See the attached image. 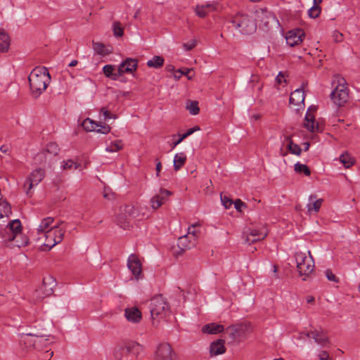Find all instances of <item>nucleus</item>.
Listing matches in <instances>:
<instances>
[{
	"mask_svg": "<svg viewBox=\"0 0 360 360\" xmlns=\"http://www.w3.org/2000/svg\"><path fill=\"white\" fill-rule=\"evenodd\" d=\"M32 95L39 97L44 92L51 82V75L45 67H37L33 69L28 77Z\"/></svg>",
	"mask_w": 360,
	"mask_h": 360,
	"instance_id": "nucleus-1",
	"label": "nucleus"
},
{
	"mask_svg": "<svg viewBox=\"0 0 360 360\" xmlns=\"http://www.w3.org/2000/svg\"><path fill=\"white\" fill-rule=\"evenodd\" d=\"M1 236L5 240L13 242V245L18 248L25 246L29 242L28 238L22 233V225L19 219L11 221L5 227Z\"/></svg>",
	"mask_w": 360,
	"mask_h": 360,
	"instance_id": "nucleus-2",
	"label": "nucleus"
},
{
	"mask_svg": "<svg viewBox=\"0 0 360 360\" xmlns=\"http://www.w3.org/2000/svg\"><path fill=\"white\" fill-rule=\"evenodd\" d=\"M295 261L297 271L300 276H303L302 280L306 281L314 270V262L309 251L308 255L304 252H297L295 254Z\"/></svg>",
	"mask_w": 360,
	"mask_h": 360,
	"instance_id": "nucleus-3",
	"label": "nucleus"
},
{
	"mask_svg": "<svg viewBox=\"0 0 360 360\" xmlns=\"http://www.w3.org/2000/svg\"><path fill=\"white\" fill-rule=\"evenodd\" d=\"M150 312L153 320L161 319L169 313V307L162 295H157L150 300Z\"/></svg>",
	"mask_w": 360,
	"mask_h": 360,
	"instance_id": "nucleus-4",
	"label": "nucleus"
},
{
	"mask_svg": "<svg viewBox=\"0 0 360 360\" xmlns=\"http://www.w3.org/2000/svg\"><path fill=\"white\" fill-rule=\"evenodd\" d=\"M65 230L59 228V224H54L52 229H49L46 233L42 235L44 238L43 243V250H50L57 244L60 243L65 234Z\"/></svg>",
	"mask_w": 360,
	"mask_h": 360,
	"instance_id": "nucleus-5",
	"label": "nucleus"
},
{
	"mask_svg": "<svg viewBox=\"0 0 360 360\" xmlns=\"http://www.w3.org/2000/svg\"><path fill=\"white\" fill-rule=\"evenodd\" d=\"M232 23L236 29H238L244 34H252L257 29V25L255 21L248 15L238 16L233 20Z\"/></svg>",
	"mask_w": 360,
	"mask_h": 360,
	"instance_id": "nucleus-6",
	"label": "nucleus"
},
{
	"mask_svg": "<svg viewBox=\"0 0 360 360\" xmlns=\"http://www.w3.org/2000/svg\"><path fill=\"white\" fill-rule=\"evenodd\" d=\"M134 207L132 205L121 207L117 214V222L124 229L130 226L131 221L136 217Z\"/></svg>",
	"mask_w": 360,
	"mask_h": 360,
	"instance_id": "nucleus-7",
	"label": "nucleus"
},
{
	"mask_svg": "<svg viewBox=\"0 0 360 360\" xmlns=\"http://www.w3.org/2000/svg\"><path fill=\"white\" fill-rule=\"evenodd\" d=\"M267 234V229L264 226H261L259 228L249 227L245 230L243 233V238L245 243L251 244L264 239Z\"/></svg>",
	"mask_w": 360,
	"mask_h": 360,
	"instance_id": "nucleus-8",
	"label": "nucleus"
},
{
	"mask_svg": "<svg viewBox=\"0 0 360 360\" xmlns=\"http://www.w3.org/2000/svg\"><path fill=\"white\" fill-rule=\"evenodd\" d=\"M45 172L42 169H37L34 170L30 175L27 178L24 188L27 195L31 196V190L34 186L38 185L44 179Z\"/></svg>",
	"mask_w": 360,
	"mask_h": 360,
	"instance_id": "nucleus-9",
	"label": "nucleus"
},
{
	"mask_svg": "<svg viewBox=\"0 0 360 360\" xmlns=\"http://www.w3.org/2000/svg\"><path fill=\"white\" fill-rule=\"evenodd\" d=\"M55 285V281L51 278H49L47 281L44 279L43 284L34 292V299L36 301H39L45 297L52 295L53 293V288Z\"/></svg>",
	"mask_w": 360,
	"mask_h": 360,
	"instance_id": "nucleus-10",
	"label": "nucleus"
},
{
	"mask_svg": "<svg viewBox=\"0 0 360 360\" xmlns=\"http://www.w3.org/2000/svg\"><path fill=\"white\" fill-rule=\"evenodd\" d=\"M154 360H176V354L169 344L162 343L158 347Z\"/></svg>",
	"mask_w": 360,
	"mask_h": 360,
	"instance_id": "nucleus-11",
	"label": "nucleus"
},
{
	"mask_svg": "<svg viewBox=\"0 0 360 360\" xmlns=\"http://www.w3.org/2000/svg\"><path fill=\"white\" fill-rule=\"evenodd\" d=\"M330 97L336 105L342 106L347 102L348 98L347 87L343 84L338 85V86L332 91Z\"/></svg>",
	"mask_w": 360,
	"mask_h": 360,
	"instance_id": "nucleus-12",
	"label": "nucleus"
},
{
	"mask_svg": "<svg viewBox=\"0 0 360 360\" xmlns=\"http://www.w3.org/2000/svg\"><path fill=\"white\" fill-rule=\"evenodd\" d=\"M127 267L136 280H139L143 278L142 264L140 259L136 255L131 254L129 256L127 259Z\"/></svg>",
	"mask_w": 360,
	"mask_h": 360,
	"instance_id": "nucleus-13",
	"label": "nucleus"
},
{
	"mask_svg": "<svg viewBox=\"0 0 360 360\" xmlns=\"http://www.w3.org/2000/svg\"><path fill=\"white\" fill-rule=\"evenodd\" d=\"M257 20L260 22V25L264 28H268L271 24L278 23V20L274 15L266 9H260L257 11Z\"/></svg>",
	"mask_w": 360,
	"mask_h": 360,
	"instance_id": "nucleus-14",
	"label": "nucleus"
},
{
	"mask_svg": "<svg viewBox=\"0 0 360 360\" xmlns=\"http://www.w3.org/2000/svg\"><path fill=\"white\" fill-rule=\"evenodd\" d=\"M316 111V107H310L305 115L304 126L309 131L315 132L321 130L319 124L315 122L314 112Z\"/></svg>",
	"mask_w": 360,
	"mask_h": 360,
	"instance_id": "nucleus-15",
	"label": "nucleus"
},
{
	"mask_svg": "<svg viewBox=\"0 0 360 360\" xmlns=\"http://www.w3.org/2000/svg\"><path fill=\"white\" fill-rule=\"evenodd\" d=\"M171 195V192L165 188H160L150 199V206L153 210H157L161 207Z\"/></svg>",
	"mask_w": 360,
	"mask_h": 360,
	"instance_id": "nucleus-16",
	"label": "nucleus"
},
{
	"mask_svg": "<svg viewBox=\"0 0 360 360\" xmlns=\"http://www.w3.org/2000/svg\"><path fill=\"white\" fill-rule=\"evenodd\" d=\"M304 32L300 29L288 31L285 35L286 43L290 46H295L302 41Z\"/></svg>",
	"mask_w": 360,
	"mask_h": 360,
	"instance_id": "nucleus-17",
	"label": "nucleus"
},
{
	"mask_svg": "<svg viewBox=\"0 0 360 360\" xmlns=\"http://www.w3.org/2000/svg\"><path fill=\"white\" fill-rule=\"evenodd\" d=\"M138 60L136 59L127 58L118 67V75H123L124 73H132L137 68Z\"/></svg>",
	"mask_w": 360,
	"mask_h": 360,
	"instance_id": "nucleus-18",
	"label": "nucleus"
},
{
	"mask_svg": "<svg viewBox=\"0 0 360 360\" xmlns=\"http://www.w3.org/2000/svg\"><path fill=\"white\" fill-rule=\"evenodd\" d=\"M38 340H44V337H39L32 334H23L21 336L20 342L23 343L26 348L39 349V347L37 345Z\"/></svg>",
	"mask_w": 360,
	"mask_h": 360,
	"instance_id": "nucleus-19",
	"label": "nucleus"
},
{
	"mask_svg": "<svg viewBox=\"0 0 360 360\" xmlns=\"http://www.w3.org/2000/svg\"><path fill=\"white\" fill-rule=\"evenodd\" d=\"M311 338L314 342L321 347H326L330 344V340L326 333L322 329L311 330Z\"/></svg>",
	"mask_w": 360,
	"mask_h": 360,
	"instance_id": "nucleus-20",
	"label": "nucleus"
},
{
	"mask_svg": "<svg viewBox=\"0 0 360 360\" xmlns=\"http://www.w3.org/2000/svg\"><path fill=\"white\" fill-rule=\"evenodd\" d=\"M124 315L129 321L134 323H139L142 319L141 311L135 307L127 308Z\"/></svg>",
	"mask_w": 360,
	"mask_h": 360,
	"instance_id": "nucleus-21",
	"label": "nucleus"
},
{
	"mask_svg": "<svg viewBox=\"0 0 360 360\" xmlns=\"http://www.w3.org/2000/svg\"><path fill=\"white\" fill-rule=\"evenodd\" d=\"M282 143L283 145L286 143V148L291 154L296 155L297 156L300 155L302 149L297 144L294 143L291 136L284 135Z\"/></svg>",
	"mask_w": 360,
	"mask_h": 360,
	"instance_id": "nucleus-22",
	"label": "nucleus"
},
{
	"mask_svg": "<svg viewBox=\"0 0 360 360\" xmlns=\"http://www.w3.org/2000/svg\"><path fill=\"white\" fill-rule=\"evenodd\" d=\"M309 201V203L307 205L308 213L311 214L313 212H318L321 207L323 199H317L316 195H310Z\"/></svg>",
	"mask_w": 360,
	"mask_h": 360,
	"instance_id": "nucleus-23",
	"label": "nucleus"
},
{
	"mask_svg": "<svg viewBox=\"0 0 360 360\" xmlns=\"http://www.w3.org/2000/svg\"><path fill=\"white\" fill-rule=\"evenodd\" d=\"M226 348L224 346V341L222 340H218L211 343L210 346V356H217L222 354L225 352Z\"/></svg>",
	"mask_w": 360,
	"mask_h": 360,
	"instance_id": "nucleus-24",
	"label": "nucleus"
},
{
	"mask_svg": "<svg viewBox=\"0 0 360 360\" xmlns=\"http://www.w3.org/2000/svg\"><path fill=\"white\" fill-rule=\"evenodd\" d=\"M53 222L54 219L53 217H48L43 219L37 229V233L43 235L49 229H52L54 226Z\"/></svg>",
	"mask_w": 360,
	"mask_h": 360,
	"instance_id": "nucleus-25",
	"label": "nucleus"
},
{
	"mask_svg": "<svg viewBox=\"0 0 360 360\" xmlns=\"http://www.w3.org/2000/svg\"><path fill=\"white\" fill-rule=\"evenodd\" d=\"M217 7L214 4H208L206 5H198L195 7V11L196 15L200 18H205L207 15L215 11Z\"/></svg>",
	"mask_w": 360,
	"mask_h": 360,
	"instance_id": "nucleus-26",
	"label": "nucleus"
},
{
	"mask_svg": "<svg viewBox=\"0 0 360 360\" xmlns=\"http://www.w3.org/2000/svg\"><path fill=\"white\" fill-rule=\"evenodd\" d=\"M195 243H196L191 240L188 235H184L179 238L177 245L183 252L185 250L191 249L194 247Z\"/></svg>",
	"mask_w": 360,
	"mask_h": 360,
	"instance_id": "nucleus-27",
	"label": "nucleus"
},
{
	"mask_svg": "<svg viewBox=\"0 0 360 360\" xmlns=\"http://www.w3.org/2000/svg\"><path fill=\"white\" fill-rule=\"evenodd\" d=\"M304 100V93L301 89H297L291 93L290 97V103L295 105H300L303 103Z\"/></svg>",
	"mask_w": 360,
	"mask_h": 360,
	"instance_id": "nucleus-28",
	"label": "nucleus"
},
{
	"mask_svg": "<svg viewBox=\"0 0 360 360\" xmlns=\"http://www.w3.org/2000/svg\"><path fill=\"white\" fill-rule=\"evenodd\" d=\"M224 330V326L220 324H217L214 323L206 324L202 328V331L204 333L208 334H217Z\"/></svg>",
	"mask_w": 360,
	"mask_h": 360,
	"instance_id": "nucleus-29",
	"label": "nucleus"
},
{
	"mask_svg": "<svg viewBox=\"0 0 360 360\" xmlns=\"http://www.w3.org/2000/svg\"><path fill=\"white\" fill-rule=\"evenodd\" d=\"M10 46V37L4 30H0V51L7 52Z\"/></svg>",
	"mask_w": 360,
	"mask_h": 360,
	"instance_id": "nucleus-30",
	"label": "nucleus"
},
{
	"mask_svg": "<svg viewBox=\"0 0 360 360\" xmlns=\"http://www.w3.org/2000/svg\"><path fill=\"white\" fill-rule=\"evenodd\" d=\"M93 49L98 55L105 56L112 52V48L106 47L103 43L93 41Z\"/></svg>",
	"mask_w": 360,
	"mask_h": 360,
	"instance_id": "nucleus-31",
	"label": "nucleus"
},
{
	"mask_svg": "<svg viewBox=\"0 0 360 360\" xmlns=\"http://www.w3.org/2000/svg\"><path fill=\"white\" fill-rule=\"evenodd\" d=\"M124 349L127 354L139 355L141 352L143 348L139 343L131 342L125 345Z\"/></svg>",
	"mask_w": 360,
	"mask_h": 360,
	"instance_id": "nucleus-32",
	"label": "nucleus"
},
{
	"mask_svg": "<svg viewBox=\"0 0 360 360\" xmlns=\"http://www.w3.org/2000/svg\"><path fill=\"white\" fill-rule=\"evenodd\" d=\"M246 328V326H232L229 327L228 330L230 331V337L235 340L242 337L243 335V332Z\"/></svg>",
	"mask_w": 360,
	"mask_h": 360,
	"instance_id": "nucleus-33",
	"label": "nucleus"
},
{
	"mask_svg": "<svg viewBox=\"0 0 360 360\" xmlns=\"http://www.w3.org/2000/svg\"><path fill=\"white\" fill-rule=\"evenodd\" d=\"M186 155L184 153H177L174 158V168L175 171H178L185 164Z\"/></svg>",
	"mask_w": 360,
	"mask_h": 360,
	"instance_id": "nucleus-34",
	"label": "nucleus"
},
{
	"mask_svg": "<svg viewBox=\"0 0 360 360\" xmlns=\"http://www.w3.org/2000/svg\"><path fill=\"white\" fill-rule=\"evenodd\" d=\"M164 58L160 56H155L152 59L148 60L147 66L151 68L158 69L164 65Z\"/></svg>",
	"mask_w": 360,
	"mask_h": 360,
	"instance_id": "nucleus-35",
	"label": "nucleus"
},
{
	"mask_svg": "<svg viewBox=\"0 0 360 360\" xmlns=\"http://www.w3.org/2000/svg\"><path fill=\"white\" fill-rule=\"evenodd\" d=\"M103 71L107 77L112 79H117L121 75H118V71L115 72V66L112 65H106L103 68Z\"/></svg>",
	"mask_w": 360,
	"mask_h": 360,
	"instance_id": "nucleus-36",
	"label": "nucleus"
},
{
	"mask_svg": "<svg viewBox=\"0 0 360 360\" xmlns=\"http://www.w3.org/2000/svg\"><path fill=\"white\" fill-rule=\"evenodd\" d=\"M340 161L346 168H349L354 163V159L347 152L342 154L340 158Z\"/></svg>",
	"mask_w": 360,
	"mask_h": 360,
	"instance_id": "nucleus-37",
	"label": "nucleus"
},
{
	"mask_svg": "<svg viewBox=\"0 0 360 360\" xmlns=\"http://www.w3.org/2000/svg\"><path fill=\"white\" fill-rule=\"evenodd\" d=\"M11 214V208L6 201L0 202V218L8 217Z\"/></svg>",
	"mask_w": 360,
	"mask_h": 360,
	"instance_id": "nucleus-38",
	"label": "nucleus"
},
{
	"mask_svg": "<svg viewBox=\"0 0 360 360\" xmlns=\"http://www.w3.org/2000/svg\"><path fill=\"white\" fill-rule=\"evenodd\" d=\"M83 128L86 131H96V128L99 127V124L94 120L86 118L82 123Z\"/></svg>",
	"mask_w": 360,
	"mask_h": 360,
	"instance_id": "nucleus-39",
	"label": "nucleus"
},
{
	"mask_svg": "<svg viewBox=\"0 0 360 360\" xmlns=\"http://www.w3.org/2000/svg\"><path fill=\"white\" fill-rule=\"evenodd\" d=\"M123 147V144L121 140H117L114 142H111L109 145L106 146V151L108 152H116L121 150Z\"/></svg>",
	"mask_w": 360,
	"mask_h": 360,
	"instance_id": "nucleus-40",
	"label": "nucleus"
},
{
	"mask_svg": "<svg viewBox=\"0 0 360 360\" xmlns=\"http://www.w3.org/2000/svg\"><path fill=\"white\" fill-rule=\"evenodd\" d=\"M199 226L198 224H194L191 225V226H189L188 229V233L186 234L188 236V237L191 240H193L195 243L198 240V234H199V231L195 229L196 226Z\"/></svg>",
	"mask_w": 360,
	"mask_h": 360,
	"instance_id": "nucleus-41",
	"label": "nucleus"
},
{
	"mask_svg": "<svg viewBox=\"0 0 360 360\" xmlns=\"http://www.w3.org/2000/svg\"><path fill=\"white\" fill-rule=\"evenodd\" d=\"M186 108L193 115L198 114L200 111L197 101H188Z\"/></svg>",
	"mask_w": 360,
	"mask_h": 360,
	"instance_id": "nucleus-42",
	"label": "nucleus"
},
{
	"mask_svg": "<svg viewBox=\"0 0 360 360\" xmlns=\"http://www.w3.org/2000/svg\"><path fill=\"white\" fill-rule=\"evenodd\" d=\"M294 169L297 173H304L306 176H309L311 174L309 168L304 164L297 162L295 165Z\"/></svg>",
	"mask_w": 360,
	"mask_h": 360,
	"instance_id": "nucleus-43",
	"label": "nucleus"
},
{
	"mask_svg": "<svg viewBox=\"0 0 360 360\" xmlns=\"http://www.w3.org/2000/svg\"><path fill=\"white\" fill-rule=\"evenodd\" d=\"M80 166V164L74 162L72 160H67L62 162L63 169H70L72 168L77 169Z\"/></svg>",
	"mask_w": 360,
	"mask_h": 360,
	"instance_id": "nucleus-44",
	"label": "nucleus"
},
{
	"mask_svg": "<svg viewBox=\"0 0 360 360\" xmlns=\"http://www.w3.org/2000/svg\"><path fill=\"white\" fill-rule=\"evenodd\" d=\"M321 13V7L317 5H314L309 11V16L311 18H316Z\"/></svg>",
	"mask_w": 360,
	"mask_h": 360,
	"instance_id": "nucleus-45",
	"label": "nucleus"
},
{
	"mask_svg": "<svg viewBox=\"0 0 360 360\" xmlns=\"http://www.w3.org/2000/svg\"><path fill=\"white\" fill-rule=\"evenodd\" d=\"M113 34L117 37H120L123 35V29L121 23L119 22H115L112 26Z\"/></svg>",
	"mask_w": 360,
	"mask_h": 360,
	"instance_id": "nucleus-46",
	"label": "nucleus"
},
{
	"mask_svg": "<svg viewBox=\"0 0 360 360\" xmlns=\"http://www.w3.org/2000/svg\"><path fill=\"white\" fill-rule=\"evenodd\" d=\"M59 148L57 143L51 142L47 144L46 146V152L52 154L53 155H56L58 153Z\"/></svg>",
	"mask_w": 360,
	"mask_h": 360,
	"instance_id": "nucleus-47",
	"label": "nucleus"
},
{
	"mask_svg": "<svg viewBox=\"0 0 360 360\" xmlns=\"http://www.w3.org/2000/svg\"><path fill=\"white\" fill-rule=\"evenodd\" d=\"M221 201L222 202V205L224 206V207L226 209L230 208L233 203V201L231 199H230L229 198H228L226 195H222L221 194Z\"/></svg>",
	"mask_w": 360,
	"mask_h": 360,
	"instance_id": "nucleus-48",
	"label": "nucleus"
},
{
	"mask_svg": "<svg viewBox=\"0 0 360 360\" xmlns=\"http://www.w3.org/2000/svg\"><path fill=\"white\" fill-rule=\"evenodd\" d=\"M191 131H186L184 134L181 135L179 139L174 141L172 144V148H174L177 145H179L184 139L187 138L188 136L191 135Z\"/></svg>",
	"mask_w": 360,
	"mask_h": 360,
	"instance_id": "nucleus-49",
	"label": "nucleus"
},
{
	"mask_svg": "<svg viewBox=\"0 0 360 360\" xmlns=\"http://www.w3.org/2000/svg\"><path fill=\"white\" fill-rule=\"evenodd\" d=\"M197 44L195 39H192L190 41L184 44L183 46L186 51L192 50Z\"/></svg>",
	"mask_w": 360,
	"mask_h": 360,
	"instance_id": "nucleus-50",
	"label": "nucleus"
},
{
	"mask_svg": "<svg viewBox=\"0 0 360 360\" xmlns=\"http://www.w3.org/2000/svg\"><path fill=\"white\" fill-rule=\"evenodd\" d=\"M326 276L327 278L330 281L335 283L338 282V278L335 276V275L331 271V270L328 269L326 271Z\"/></svg>",
	"mask_w": 360,
	"mask_h": 360,
	"instance_id": "nucleus-51",
	"label": "nucleus"
},
{
	"mask_svg": "<svg viewBox=\"0 0 360 360\" xmlns=\"http://www.w3.org/2000/svg\"><path fill=\"white\" fill-rule=\"evenodd\" d=\"M103 197L107 200H111L115 198V193L111 192L110 190L105 188L103 191Z\"/></svg>",
	"mask_w": 360,
	"mask_h": 360,
	"instance_id": "nucleus-52",
	"label": "nucleus"
},
{
	"mask_svg": "<svg viewBox=\"0 0 360 360\" xmlns=\"http://www.w3.org/2000/svg\"><path fill=\"white\" fill-rule=\"evenodd\" d=\"M285 77V74L282 72H280L276 78V83L281 84H282V82H286Z\"/></svg>",
	"mask_w": 360,
	"mask_h": 360,
	"instance_id": "nucleus-53",
	"label": "nucleus"
},
{
	"mask_svg": "<svg viewBox=\"0 0 360 360\" xmlns=\"http://www.w3.org/2000/svg\"><path fill=\"white\" fill-rule=\"evenodd\" d=\"M96 131L102 134H108L110 131V127L108 125H99V127L96 128Z\"/></svg>",
	"mask_w": 360,
	"mask_h": 360,
	"instance_id": "nucleus-54",
	"label": "nucleus"
},
{
	"mask_svg": "<svg viewBox=\"0 0 360 360\" xmlns=\"http://www.w3.org/2000/svg\"><path fill=\"white\" fill-rule=\"evenodd\" d=\"M101 112L103 113V115L104 116V120H108V119H110V118H114V119L116 118V116L111 115L110 112L105 108H102L101 109Z\"/></svg>",
	"mask_w": 360,
	"mask_h": 360,
	"instance_id": "nucleus-55",
	"label": "nucleus"
},
{
	"mask_svg": "<svg viewBox=\"0 0 360 360\" xmlns=\"http://www.w3.org/2000/svg\"><path fill=\"white\" fill-rule=\"evenodd\" d=\"M235 208L240 212L242 210V208L245 207V205L244 202H243L240 199H237L235 202H233Z\"/></svg>",
	"mask_w": 360,
	"mask_h": 360,
	"instance_id": "nucleus-56",
	"label": "nucleus"
},
{
	"mask_svg": "<svg viewBox=\"0 0 360 360\" xmlns=\"http://www.w3.org/2000/svg\"><path fill=\"white\" fill-rule=\"evenodd\" d=\"M333 38L336 42H340L343 39V35L338 31H335L333 34Z\"/></svg>",
	"mask_w": 360,
	"mask_h": 360,
	"instance_id": "nucleus-57",
	"label": "nucleus"
},
{
	"mask_svg": "<svg viewBox=\"0 0 360 360\" xmlns=\"http://www.w3.org/2000/svg\"><path fill=\"white\" fill-rule=\"evenodd\" d=\"M319 360H331L328 353L326 351H322L319 355Z\"/></svg>",
	"mask_w": 360,
	"mask_h": 360,
	"instance_id": "nucleus-58",
	"label": "nucleus"
},
{
	"mask_svg": "<svg viewBox=\"0 0 360 360\" xmlns=\"http://www.w3.org/2000/svg\"><path fill=\"white\" fill-rule=\"evenodd\" d=\"M193 71V69L186 68L183 70V75L187 77L188 79H191L193 78V75H190V72Z\"/></svg>",
	"mask_w": 360,
	"mask_h": 360,
	"instance_id": "nucleus-59",
	"label": "nucleus"
},
{
	"mask_svg": "<svg viewBox=\"0 0 360 360\" xmlns=\"http://www.w3.org/2000/svg\"><path fill=\"white\" fill-rule=\"evenodd\" d=\"M183 75V70L182 69H179L176 71L174 72V78L176 79V80H179Z\"/></svg>",
	"mask_w": 360,
	"mask_h": 360,
	"instance_id": "nucleus-60",
	"label": "nucleus"
},
{
	"mask_svg": "<svg viewBox=\"0 0 360 360\" xmlns=\"http://www.w3.org/2000/svg\"><path fill=\"white\" fill-rule=\"evenodd\" d=\"M0 151L4 153H7L9 151V147L6 145H3L0 147Z\"/></svg>",
	"mask_w": 360,
	"mask_h": 360,
	"instance_id": "nucleus-61",
	"label": "nucleus"
},
{
	"mask_svg": "<svg viewBox=\"0 0 360 360\" xmlns=\"http://www.w3.org/2000/svg\"><path fill=\"white\" fill-rule=\"evenodd\" d=\"M161 168H162V164L160 162H158L157 164H156V174L158 176H159V173L161 170Z\"/></svg>",
	"mask_w": 360,
	"mask_h": 360,
	"instance_id": "nucleus-62",
	"label": "nucleus"
},
{
	"mask_svg": "<svg viewBox=\"0 0 360 360\" xmlns=\"http://www.w3.org/2000/svg\"><path fill=\"white\" fill-rule=\"evenodd\" d=\"M200 127L198 126H195L193 128L189 129L187 131H191V135L193 134L195 131H199Z\"/></svg>",
	"mask_w": 360,
	"mask_h": 360,
	"instance_id": "nucleus-63",
	"label": "nucleus"
},
{
	"mask_svg": "<svg viewBox=\"0 0 360 360\" xmlns=\"http://www.w3.org/2000/svg\"><path fill=\"white\" fill-rule=\"evenodd\" d=\"M44 340H38L37 341V345H38L39 347V349L42 347V345H44V343L47 341V339H45L44 338Z\"/></svg>",
	"mask_w": 360,
	"mask_h": 360,
	"instance_id": "nucleus-64",
	"label": "nucleus"
}]
</instances>
